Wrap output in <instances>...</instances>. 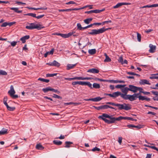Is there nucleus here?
Instances as JSON below:
<instances>
[{
	"label": "nucleus",
	"mask_w": 158,
	"mask_h": 158,
	"mask_svg": "<svg viewBox=\"0 0 158 158\" xmlns=\"http://www.w3.org/2000/svg\"><path fill=\"white\" fill-rule=\"evenodd\" d=\"M4 104L6 106V108L8 110L10 111H13L15 109V107H10L8 105L6 102H3Z\"/></svg>",
	"instance_id": "nucleus-14"
},
{
	"label": "nucleus",
	"mask_w": 158,
	"mask_h": 158,
	"mask_svg": "<svg viewBox=\"0 0 158 158\" xmlns=\"http://www.w3.org/2000/svg\"><path fill=\"white\" fill-rule=\"evenodd\" d=\"M98 118L101 119L108 124L114 123L116 121L120 120V116L115 118L112 115H109L107 114L104 113L99 116Z\"/></svg>",
	"instance_id": "nucleus-2"
},
{
	"label": "nucleus",
	"mask_w": 158,
	"mask_h": 158,
	"mask_svg": "<svg viewBox=\"0 0 158 158\" xmlns=\"http://www.w3.org/2000/svg\"><path fill=\"white\" fill-rule=\"evenodd\" d=\"M53 143L57 145H60L62 144V142L60 140H54L53 141Z\"/></svg>",
	"instance_id": "nucleus-22"
},
{
	"label": "nucleus",
	"mask_w": 158,
	"mask_h": 158,
	"mask_svg": "<svg viewBox=\"0 0 158 158\" xmlns=\"http://www.w3.org/2000/svg\"><path fill=\"white\" fill-rule=\"evenodd\" d=\"M93 19L92 18H88L84 20V22L86 24H89L92 21Z\"/></svg>",
	"instance_id": "nucleus-27"
},
{
	"label": "nucleus",
	"mask_w": 158,
	"mask_h": 158,
	"mask_svg": "<svg viewBox=\"0 0 158 158\" xmlns=\"http://www.w3.org/2000/svg\"><path fill=\"white\" fill-rule=\"evenodd\" d=\"M104 56H105V59L104 61L105 62H110L111 61V59L108 56L106 53H105Z\"/></svg>",
	"instance_id": "nucleus-21"
},
{
	"label": "nucleus",
	"mask_w": 158,
	"mask_h": 158,
	"mask_svg": "<svg viewBox=\"0 0 158 158\" xmlns=\"http://www.w3.org/2000/svg\"><path fill=\"white\" fill-rule=\"evenodd\" d=\"M59 12H64V11H71V9H61L59 10Z\"/></svg>",
	"instance_id": "nucleus-43"
},
{
	"label": "nucleus",
	"mask_w": 158,
	"mask_h": 158,
	"mask_svg": "<svg viewBox=\"0 0 158 158\" xmlns=\"http://www.w3.org/2000/svg\"><path fill=\"white\" fill-rule=\"evenodd\" d=\"M15 93L14 89H10L8 91V94H9L11 97H12Z\"/></svg>",
	"instance_id": "nucleus-24"
},
{
	"label": "nucleus",
	"mask_w": 158,
	"mask_h": 158,
	"mask_svg": "<svg viewBox=\"0 0 158 158\" xmlns=\"http://www.w3.org/2000/svg\"><path fill=\"white\" fill-rule=\"evenodd\" d=\"M100 150V149L97 148V147H95L94 148L92 149L91 150V151L93 152H94L95 151H99Z\"/></svg>",
	"instance_id": "nucleus-44"
},
{
	"label": "nucleus",
	"mask_w": 158,
	"mask_h": 158,
	"mask_svg": "<svg viewBox=\"0 0 158 158\" xmlns=\"http://www.w3.org/2000/svg\"><path fill=\"white\" fill-rule=\"evenodd\" d=\"M54 52V49L53 48H52L50 52H48V53L49 54L52 55L53 54Z\"/></svg>",
	"instance_id": "nucleus-60"
},
{
	"label": "nucleus",
	"mask_w": 158,
	"mask_h": 158,
	"mask_svg": "<svg viewBox=\"0 0 158 158\" xmlns=\"http://www.w3.org/2000/svg\"><path fill=\"white\" fill-rule=\"evenodd\" d=\"M64 138V135H61L60 136L57 138V139H63Z\"/></svg>",
	"instance_id": "nucleus-63"
},
{
	"label": "nucleus",
	"mask_w": 158,
	"mask_h": 158,
	"mask_svg": "<svg viewBox=\"0 0 158 158\" xmlns=\"http://www.w3.org/2000/svg\"><path fill=\"white\" fill-rule=\"evenodd\" d=\"M102 31L101 28L99 29H93L90 32H89L88 33V34L94 35H96L98 34L102 33Z\"/></svg>",
	"instance_id": "nucleus-7"
},
{
	"label": "nucleus",
	"mask_w": 158,
	"mask_h": 158,
	"mask_svg": "<svg viewBox=\"0 0 158 158\" xmlns=\"http://www.w3.org/2000/svg\"><path fill=\"white\" fill-rule=\"evenodd\" d=\"M103 98H101L100 97H98L94 98H90L89 99H85V100L86 101H91L94 102H97L100 101Z\"/></svg>",
	"instance_id": "nucleus-8"
},
{
	"label": "nucleus",
	"mask_w": 158,
	"mask_h": 158,
	"mask_svg": "<svg viewBox=\"0 0 158 158\" xmlns=\"http://www.w3.org/2000/svg\"><path fill=\"white\" fill-rule=\"evenodd\" d=\"M36 148L38 150H42L44 149V147L40 144H37L36 146Z\"/></svg>",
	"instance_id": "nucleus-26"
},
{
	"label": "nucleus",
	"mask_w": 158,
	"mask_h": 158,
	"mask_svg": "<svg viewBox=\"0 0 158 158\" xmlns=\"http://www.w3.org/2000/svg\"><path fill=\"white\" fill-rule=\"evenodd\" d=\"M126 86V85H116L115 87L114 85H110V89H113L114 88H117L120 89H142L141 88L138 87L131 85H129V87H125Z\"/></svg>",
	"instance_id": "nucleus-3"
},
{
	"label": "nucleus",
	"mask_w": 158,
	"mask_h": 158,
	"mask_svg": "<svg viewBox=\"0 0 158 158\" xmlns=\"http://www.w3.org/2000/svg\"><path fill=\"white\" fill-rule=\"evenodd\" d=\"M1 130L4 135L7 133L8 130L7 129L3 128Z\"/></svg>",
	"instance_id": "nucleus-40"
},
{
	"label": "nucleus",
	"mask_w": 158,
	"mask_h": 158,
	"mask_svg": "<svg viewBox=\"0 0 158 158\" xmlns=\"http://www.w3.org/2000/svg\"><path fill=\"white\" fill-rule=\"evenodd\" d=\"M111 29V28H110V27H109V28H105V27H103L101 28L102 33H103L106 31H107L109 29Z\"/></svg>",
	"instance_id": "nucleus-41"
},
{
	"label": "nucleus",
	"mask_w": 158,
	"mask_h": 158,
	"mask_svg": "<svg viewBox=\"0 0 158 158\" xmlns=\"http://www.w3.org/2000/svg\"><path fill=\"white\" fill-rule=\"evenodd\" d=\"M115 106H117L118 107V110H131V108L129 104L125 103L123 104L115 103Z\"/></svg>",
	"instance_id": "nucleus-4"
},
{
	"label": "nucleus",
	"mask_w": 158,
	"mask_h": 158,
	"mask_svg": "<svg viewBox=\"0 0 158 158\" xmlns=\"http://www.w3.org/2000/svg\"><path fill=\"white\" fill-rule=\"evenodd\" d=\"M88 52L91 55L95 54L96 52V50L95 49H89L88 50Z\"/></svg>",
	"instance_id": "nucleus-29"
},
{
	"label": "nucleus",
	"mask_w": 158,
	"mask_h": 158,
	"mask_svg": "<svg viewBox=\"0 0 158 158\" xmlns=\"http://www.w3.org/2000/svg\"><path fill=\"white\" fill-rule=\"evenodd\" d=\"M77 29L79 30H82V27L80 23H78L77 24Z\"/></svg>",
	"instance_id": "nucleus-36"
},
{
	"label": "nucleus",
	"mask_w": 158,
	"mask_h": 158,
	"mask_svg": "<svg viewBox=\"0 0 158 158\" xmlns=\"http://www.w3.org/2000/svg\"><path fill=\"white\" fill-rule=\"evenodd\" d=\"M75 33V31H72V32H70L67 34V36H68V37H69L71 36L72 35H73V34Z\"/></svg>",
	"instance_id": "nucleus-45"
},
{
	"label": "nucleus",
	"mask_w": 158,
	"mask_h": 158,
	"mask_svg": "<svg viewBox=\"0 0 158 158\" xmlns=\"http://www.w3.org/2000/svg\"><path fill=\"white\" fill-rule=\"evenodd\" d=\"M108 108H110V109H114V110H117V108H116L115 107H112L111 106H110L108 105H106V109H107Z\"/></svg>",
	"instance_id": "nucleus-42"
},
{
	"label": "nucleus",
	"mask_w": 158,
	"mask_h": 158,
	"mask_svg": "<svg viewBox=\"0 0 158 158\" xmlns=\"http://www.w3.org/2000/svg\"><path fill=\"white\" fill-rule=\"evenodd\" d=\"M105 9H103L102 10H90L89 11H86L85 12V14H91L93 13H100L101 12L104 10Z\"/></svg>",
	"instance_id": "nucleus-9"
},
{
	"label": "nucleus",
	"mask_w": 158,
	"mask_h": 158,
	"mask_svg": "<svg viewBox=\"0 0 158 158\" xmlns=\"http://www.w3.org/2000/svg\"><path fill=\"white\" fill-rule=\"evenodd\" d=\"M10 9L13 10L15 12L18 13H20L22 12V10H18V8L16 7H10L9 8Z\"/></svg>",
	"instance_id": "nucleus-19"
},
{
	"label": "nucleus",
	"mask_w": 158,
	"mask_h": 158,
	"mask_svg": "<svg viewBox=\"0 0 158 158\" xmlns=\"http://www.w3.org/2000/svg\"><path fill=\"white\" fill-rule=\"evenodd\" d=\"M127 126L129 127V128H131L132 127H134V125L129 124L127 125Z\"/></svg>",
	"instance_id": "nucleus-61"
},
{
	"label": "nucleus",
	"mask_w": 158,
	"mask_h": 158,
	"mask_svg": "<svg viewBox=\"0 0 158 158\" xmlns=\"http://www.w3.org/2000/svg\"><path fill=\"white\" fill-rule=\"evenodd\" d=\"M53 97L54 98H58V99H59V98H60L61 99H62V98L61 97H60V96H59L56 94H53Z\"/></svg>",
	"instance_id": "nucleus-46"
},
{
	"label": "nucleus",
	"mask_w": 158,
	"mask_h": 158,
	"mask_svg": "<svg viewBox=\"0 0 158 158\" xmlns=\"http://www.w3.org/2000/svg\"><path fill=\"white\" fill-rule=\"evenodd\" d=\"M152 154H147L146 158H151Z\"/></svg>",
	"instance_id": "nucleus-64"
},
{
	"label": "nucleus",
	"mask_w": 158,
	"mask_h": 158,
	"mask_svg": "<svg viewBox=\"0 0 158 158\" xmlns=\"http://www.w3.org/2000/svg\"><path fill=\"white\" fill-rule=\"evenodd\" d=\"M7 26V23L5 22L3 23L1 26V27H6Z\"/></svg>",
	"instance_id": "nucleus-52"
},
{
	"label": "nucleus",
	"mask_w": 158,
	"mask_h": 158,
	"mask_svg": "<svg viewBox=\"0 0 158 158\" xmlns=\"http://www.w3.org/2000/svg\"><path fill=\"white\" fill-rule=\"evenodd\" d=\"M118 61L119 62L122 63V62L123 61V58L122 56H120L119 57L118 59Z\"/></svg>",
	"instance_id": "nucleus-49"
},
{
	"label": "nucleus",
	"mask_w": 158,
	"mask_h": 158,
	"mask_svg": "<svg viewBox=\"0 0 158 158\" xmlns=\"http://www.w3.org/2000/svg\"><path fill=\"white\" fill-rule=\"evenodd\" d=\"M110 81L111 83H124L125 82L123 81H119V80H110Z\"/></svg>",
	"instance_id": "nucleus-25"
},
{
	"label": "nucleus",
	"mask_w": 158,
	"mask_h": 158,
	"mask_svg": "<svg viewBox=\"0 0 158 158\" xmlns=\"http://www.w3.org/2000/svg\"><path fill=\"white\" fill-rule=\"evenodd\" d=\"M84 85H87L89 87H90L91 88H92V85L91 83H90L89 82L85 81Z\"/></svg>",
	"instance_id": "nucleus-34"
},
{
	"label": "nucleus",
	"mask_w": 158,
	"mask_h": 158,
	"mask_svg": "<svg viewBox=\"0 0 158 158\" xmlns=\"http://www.w3.org/2000/svg\"><path fill=\"white\" fill-rule=\"evenodd\" d=\"M0 74L6 75L7 74V73L4 70H0Z\"/></svg>",
	"instance_id": "nucleus-39"
},
{
	"label": "nucleus",
	"mask_w": 158,
	"mask_h": 158,
	"mask_svg": "<svg viewBox=\"0 0 158 158\" xmlns=\"http://www.w3.org/2000/svg\"><path fill=\"white\" fill-rule=\"evenodd\" d=\"M57 73H52V74H46V77H53L54 76H56L57 75Z\"/></svg>",
	"instance_id": "nucleus-33"
},
{
	"label": "nucleus",
	"mask_w": 158,
	"mask_h": 158,
	"mask_svg": "<svg viewBox=\"0 0 158 158\" xmlns=\"http://www.w3.org/2000/svg\"><path fill=\"white\" fill-rule=\"evenodd\" d=\"M122 119L128 120H133L132 118L130 117L120 116V120Z\"/></svg>",
	"instance_id": "nucleus-30"
},
{
	"label": "nucleus",
	"mask_w": 158,
	"mask_h": 158,
	"mask_svg": "<svg viewBox=\"0 0 158 158\" xmlns=\"http://www.w3.org/2000/svg\"><path fill=\"white\" fill-rule=\"evenodd\" d=\"M94 107L95 109L98 110H99L101 109H106V105H104L98 107H96L95 106H94Z\"/></svg>",
	"instance_id": "nucleus-17"
},
{
	"label": "nucleus",
	"mask_w": 158,
	"mask_h": 158,
	"mask_svg": "<svg viewBox=\"0 0 158 158\" xmlns=\"http://www.w3.org/2000/svg\"><path fill=\"white\" fill-rule=\"evenodd\" d=\"M85 81H74L72 82V84L73 85H84Z\"/></svg>",
	"instance_id": "nucleus-16"
},
{
	"label": "nucleus",
	"mask_w": 158,
	"mask_h": 158,
	"mask_svg": "<svg viewBox=\"0 0 158 158\" xmlns=\"http://www.w3.org/2000/svg\"><path fill=\"white\" fill-rule=\"evenodd\" d=\"M75 80H83V77H74Z\"/></svg>",
	"instance_id": "nucleus-48"
},
{
	"label": "nucleus",
	"mask_w": 158,
	"mask_h": 158,
	"mask_svg": "<svg viewBox=\"0 0 158 158\" xmlns=\"http://www.w3.org/2000/svg\"><path fill=\"white\" fill-rule=\"evenodd\" d=\"M140 92H139L137 94H134L132 95H128L130 96H133L134 98V100H130L131 101H134L137 98H139V100L143 101L145 100V96H142L141 95Z\"/></svg>",
	"instance_id": "nucleus-6"
},
{
	"label": "nucleus",
	"mask_w": 158,
	"mask_h": 158,
	"mask_svg": "<svg viewBox=\"0 0 158 158\" xmlns=\"http://www.w3.org/2000/svg\"><path fill=\"white\" fill-rule=\"evenodd\" d=\"M137 39L139 42H140L141 41V36L140 34L138 32L137 33Z\"/></svg>",
	"instance_id": "nucleus-37"
},
{
	"label": "nucleus",
	"mask_w": 158,
	"mask_h": 158,
	"mask_svg": "<svg viewBox=\"0 0 158 158\" xmlns=\"http://www.w3.org/2000/svg\"><path fill=\"white\" fill-rule=\"evenodd\" d=\"M137 89H121L122 92H116L112 94H106V95L109 96L111 97L114 98H116L118 96L124 100H134V98L133 96H130L127 95L128 91H131L134 93H135Z\"/></svg>",
	"instance_id": "nucleus-1"
},
{
	"label": "nucleus",
	"mask_w": 158,
	"mask_h": 158,
	"mask_svg": "<svg viewBox=\"0 0 158 158\" xmlns=\"http://www.w3.org/2000/svg\"><path fill=\"white\" fill-rule=\"evenodd\" d=\"M122 137H118V142L120 144H121L122 143Z\"/></svg>",
	"instance_id": "nucleus-54"
},
{
	"label": "nucleus",
	"mask_w": 158,
	"mask_h": 158,
	"mask_svg": "<svg viewBox=\"0 0 158 158\" xmlns=\"http://www.w3.org/2000/svg\"><path fill=\"white\" fill-rule=\"evenodd\" d=\"M44 16V15H40L38 16H36L35 17L36 18H37V19H40L41 18H42Z\"/></svg>",
	"instance_id": "nucleus-58"
},
{
	"label": "nucleus",
	"mask_w": 158,
	"mask_h": 158,
	"mask_svg": "<svg viewBox=\"0 0 158 158\" xmlns=\"http://www.w3.org/2000/svg\"><path fill=\"white\" fill-rule=\"evenodd\" d=\"M17 42L13 41L11 43V45L13 47H14L17 44Z\"/></svg>",
	"instance_id": "nucleus-50"
},
{
	"label": "nucleus",
	"mask_w": 158,
	"mask_h": 158,
	"mask_svg": "<svg viewBox=\"0 0 158 158\" xmlns=\"http://www.w3.org/2000/svg\"><path fill=\"white\" fill-rule=\"evenodd\" d=\"M143 89H139V92H140V93H143L144 94H145V95H148V94H150V93L149 92H143V91H141ZM138 90V89H137L136 91L135 92H137V90Z\"/></svg>",
	"instance_id": "nucleus-38"
},
{
	"label": "nucleus",
	"mask_w": 158,
	"mask_h": 158,
	"mask_svg": "<svg viewBox=\"0 0 158 158\" xmlns=\"http://www.w3.org/2000/svg\"><path fill=\"white\" fill-rule=\"evenodd\" d=\"M77 64H67L66 66V69L67 70H69L70 69H73V68Z\"/></svg>",
	"instance_id": "nucleus-15"
},
{
	"label": "nucleus",
	"mask_w": 158,
	"mask_h": 158,
	"mask_svg": "<svg viewBox=\"0 0 158 158\" xmlns=\"http://www.w3.org/2000/svg\"><path fill=\"white\" fill-rule=\"evenodd\" d=\"M106 104H109V105H112V106H115V103H114V102H106Z\"/></svg>",
	"instance_id": "nucleus-47"
},
{
	"label": "nucleus",
	"mask_w": 158,
	"mask_h": 158,
	"mask_svg": "<svg viewBox=\"0 0 158 158\" xmlns=\"http://www.w3.org/2000/svg\"><path fill=\"white\" fill-rule=\"evenodd\" d=\"M149 47L150 48L149 50V52L154 53L155 52L156 48V46L153 45L152 44H150L149 45Z\"/></svg>",
	"instance_id": "nucleus-11"
},
{
	"label": "nucleus",
	"mask_w": 158,
	"mask_h": 158,
	"mask_svg": "<svg viewBox=\"0 0 158 158\" xmlns=\"http://www.w3.org/2000/svg\"><path fill=\"white\" fill-rule=\"evenodd\" d=\"M43 91L45 93L48 92L49 91H51L53 92L59 94L60 92L57 89H43Z\"/></svg>",
	"instance_id": "nucleus-18"
},
{
	"label": "nucleus",
	"mask_w": 158,
	"mask_h": 158,
	"mask_svg": "<svg viewBox=\"0 0 158 158\" xmlns=\"http://www.w3.org/2000/svg\"><path fill=\"white\" fill-rule=\"evenodd\" d=\"M53 66L59 67L60 66V64L56 60H54L53 62Z\"/></svg>",
	"instance_id": "nucleus-28"
},
{
	"label": "nucleus",
	"mask_w": 158,
	"mask_h": 158,
	"mask_svg": "<svg viewBox=\"0 0 158 158\" xmlns=\"http://www.w3.org/2000/svg\"><path fill=\"white\" fill-rule=\"evenodd\" d=\"M127 73V74L131 75H137V74L133 72H128Z\"/></svg>",
	"instance_id": "nucleus-59"
},
{
	"label": "nucleus",
	"mask_w": 158,
	"mask_h": 158,
	"mask_svg": "<svg viewBox=\"0 0 158 158\" xmlns=\"http://www.w3.org/2000/svg\"><path fill=\"white\" fill-rule=\"evenodd\" d=\"M87 72L91 73H97L99 72L98 69H96L93 68L89 69L87 71Z\"/></svg>",
	"instance_id": "nucleus-12"
},
{
	"label": "nucleus",
	"mask_w": 158,
	"mask_h": 158,
	"mask_svg": "<svg viewBox=\"0 0 158 158\" xmlns=\"http://www.w3.org/2000/svg\"><path fill=\"white\" fill-rule=\"evenodd\" d=\"M74 104L72 102H67L65 103H64V105H65L68 106L70 105H72Z\"/></svg>",
	"instance_id": "nucleus-62"
},
{
	"label": "nucleus",
	"mask_w": 158,
	"mask_h": 158,
	"mask_svg": "<svg viewBox=\"0 0 158 158\" xmlns=\"http://www.w3.org/2000/svg\"><path fill=\"white\" fill-rule=\"evenodd\" d=\"M15 22H12L10 23H7V25H8L10 26H11L15 24Z\"/></svg>",
	"instance_id": "nucleus-51"
},
{
	"label": "nucleus",
	"mask_w": 158,
	"mask_h": 158,
	"mask_svg": "<svg viewBox=\"0 0 158 158\" xmlns=\"http://www.w3.org/2000/svg\"><path fill=\"white\" fill-rule=\"evenodd\" d=\"M73 144V143L72 142L66 141L65 142V145L64 146V147L66 148H69L70 147V145Z\"/></svg>",
	"instance_id": "nucleus-23"
},
{
	"label": "nucleus",
	"mask_w": 158,
	"mask_h": 158,
	"mask_svg": "<svg viewBox=\"0 0 158 158\" xmlns=\"http://www.w3.org/2000/svg\"><path fill=\"white\" fill-rule=\"evenodd\" d=\"M26 15L31 16L32 17H35H35H36V14H34V13H27V14H26Z\"/></svg>",
	"instance_id": "nucleus-35"
},
{
	"label": "nucleus",
	"mask_w": 158,
	"mask_h": 158,
	"mask_svg": "<svg viewBox=\"0 0 158 158\" xmlns=\"http://www.w3.org/2000/svg\"><path fill=\"white\" fill-rule=\"evenodd\" d=\"M38 80L42 82H45L46 83H48L49 81V80L48 79H45L41 78H38Z\"/></svg>",
	"instance_id": "nucleus-31"
},
{
	"label": "nucleus",
	"mask_w": 158,
	"mask_h": 158,
	"mask_svg": "<svg viewBox=\"0 0 158 158\" xmlns=\"http://www.w3.org/2000/svg\"><path fill=\"white\" fill-rule=\"evenodd\" d=\"M131 3H127V2H122V3H119L117 4L115 6H114L113 8L114 9L117 8L120 6L123 5H130Z\"/></svg>",
	"instance_id": "nucleus-10"
},
{
	"label": "nucleus",
	"mask_w": 158,
	"mask_h": 158,
	"mask_svg": "<svg viewBox=\"0 0 158 158\" xmlns=\"http://www.w3.org/2000/svg\"><path fill=\"white\" fill-rule=\"evenodd\" d=\"M93 86L95 88H100L99 84L96 83H94L93 85Z\"/></svg>",
	"instance_id": "nucleus-32"
},
{
	"label": "nucleus",
	"mask_w": 158,
	"mask_h": 158,
	"mask_svg": "<svg viewBox=\"0 0 158 158\" xmlns=\"http://www.w3.org/2000/svg\"><path fill=\"white\" fill-rule=\"evenodd\" d=\"M29 24V26H27L26 27V29L29 30L37 29L38 30H40L41 28H44V27H42L41 25L40 24H36L35 23H30Z\"/></svg>",
	"instance_id": "nucleus-5"
},
{
	"label": "nucleus",
	"mask_w": 158,
	"mask_h": 158,
	"mask_svg": "<svg viewBox=\"0 0 158 158\" xmlns=\"http://www.w3.org/2000/svg\"><path fill=\"white\" fill-rule=\"evenodd\" d=\"M25 40H28L30 38L29 35H26L23 37Z\"/></svg>",
	"instance_id": "nucleus-57"
},
{
	"label": "nucleus",
	"mask_w": 158,
	"mask_h": 158,
	"mask_svg": "<svg viewBox=\"0 0 158 158\" xmlns=\"http://www.w3.org/2000/svg\"><path fill=\"white\" fill-rule=\"evenodd\" d=\"M75 4V2L73 1H70L66 3V4L68 5L69 4Z\"/></svg>",
	"instance_id": "nucleus-53"
},
{
	"label": "nucleus",
	"mask_w": 158,
	"mask_h": 158,
	"mask_svg": "<svg viewBox=\"0 0 158 158\" xmlns=\"http://www.w3.org/2000/svg\"><path fill=\"white\" fill-rule=\"evenodd\" d=\"M139 83L141 84L144 85V84H148L150 85V83H149V81L147 80L146 79H142L141 80L139 81Z\"/></svg>",
	"instance_id": "nucleus-13"
},
{
	"label": "nucleus",
	"mask_w": 158,
	"mask_h": 158,
	"mask_svg": "<svg viewBox=\"0 0 158 158\" xmlns=\"http://www.w3.org/2000/svg\"><path fill=\"white\" fill-rule=\"evenodd\" d=\"M152 93L153 94L158 96V92L157 91H152Z\"/></svg>",
	"instance_id": "nucleus-55"
},
{
	"label": "nucleus",
	"mask_w": 158,
	"mask_h": 158,
	"mask_svg": "<svg viewBox=\"0 0 158 158\" xmlns=\"http://www.w3.org/2000/svg\"><path fill=\"white\" fill-rule=\"evenodd\" d=\"M27 8L31 10H46L47 9V7H40V8H35L33 7H27Z\"/></svg>",
	"instance_id": "nucleus-20"
},
{
	"label": "nucleus",
	"mask_w": 158,
	"mask_h": 158,
	"mask_svg": "<svg viewBox=\"0 0 158 158\" xmlns=\"http://www.w3.org/2000/svg\"><path fill=\"white\" fill-rule=\"evenodd\" d=\"M134 127H135L137 128L138 129H140L142 127V126L141 125H139L137 126H135L134 125Z\"/></svg>",
	"instance_id": "nucleus-56"
}]
</instances>
